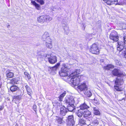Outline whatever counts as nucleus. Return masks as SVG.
Here are the masks:
<instances>
[{"instance_id":"7ed1b4c3","label":"nucleus","mask_w":126,"mask_h":126,"mask_svg":"<svg viewBox=\"0 0 126 126\" xmlns=\"http://www.w3.org/2000/svg\"><path fill=\"white\" fill-rule=\"evenodd\" d=\"M52 19V18L49 15H43L39 16L37 18L38 22L41 24L49 22Z\"/></svg>"},{"instance_id":"ea45409f","label":"nucleus","mask_w":126,"mask_h":126,"mask_svg":"<svg viewBox=\"0 0 126 126\" xmlns=\"http://www.w3.org/2000/svg\"><path fill=\"white\" fill-rule=\"evenodd\" d=\"M13 98L16 99H19V96H15Z\"/></svg>"},{"instance_id":"c756f323","label":"nucleus","mask_w":126,"mask_h":126,"mask_svg":"<svg viewBox=\"0 0 126 126\" xmlns=\"http://www.w3.org/2000/svg\"><path fill=\"white\" fill-rule=\"evenodd\" d=\"M60 64V63H58L57 64L55 65L54 66L51 67L50 69L53 70H56L59 66Z\"/></svg>"},{"instance_id":"58836bf2","label":"nucleus","mask_w":126,"mask_h":126,"mask_svg":"<svg viewBox=\"0 0 126 126\" xmlns=\"http://www.w3.org/2000/svg\"><path fill=\"white\" fill-rule=\"evenodd\" d=\"M37 1L41 5H43L44 3V2L43 0H37Z\"/></svg>"},{"instance_id":"cd10ccee","label":"nucleus","mask_w":126,"mask_h":126,"mask_svg":"<svg viewBox=\"0 0 126 126\" xmlns=\"http://www.w3.org/2000/svg\"><path fill=\"white\" fill-rule=\"evenodd\" d=\"M83 93L84 94L88 97H90L92 95V94L90 92V91L89 90H88L87 89Z\"/></svg>"},{"instance_id":"f3484780","label":"nucleus","mask_w":126,"mask_h":126,"mask_svg":"<svg viewBox=\"0 0 126 126\" xmlns=\"http://www.w3.org/2000/svg\"><path fill=\"white\" fill-rule=\"evenodd\" d=\"M107 4L109 5H112L115 2H117L118 0H103Z\"/></svg>"},{"instance_id":"a878e982","label":"nucleus","mask_w":126,"mask_h":126,"mask_svg":"<svg viewBox=\"0 0 126 126\" xmlns=\"http://www.w3.org/2000/svg\"><path fill=\"white\" fill-rule=\"evenodd\" d=\"M83 113V111L79 109L78 110L77 112V114L78 117H81Z\"/></svg>"},{"instance_id":"2eb2a0df","label":"nucleus","mask_w":126,"mask_h":126,"mask_svg":"<svg viewBox=\"0 0 126 126\" xmlns=\"http://www.w3.org/2000/svg\"><path fill=\"white\" fill-rule=\"evenodd\" d=\"M67 110L68 111H73L75 109V106L74 104H72L70 105H67Z\"/></svg>"},{"instance_id":"aec40b11","label":"nucleus","mask_w":126,"mask_h":126,"mask_svg":"<svg viewBox=\"0 0 126 126\" xmlns=\"http://www.w3.org/2000/svg\"><path fill=\"white\" fill-rule=\"evenodd\" d=\"M80 70L79 69H77L75 70V71L71 73L70 75V76L77 77V75L79 74Z\"/></svg>"},{"instance_id":"f704fd0d","label":"nucleus","mask_w":126,"mask_h":126,"mask_svg":"<svg viewBox=\"0 0 126 126\" xmlns=\"http://www.w3.org/2000/svg\"><path fill=\"white\" fill-rule=\"evenodd\" d=\"M114 87L115 89L117 91H120L122 90V88H119L118 87V85L115 86Z\"/></svg>"},{"instance_id":"4468645a","label":"nucleus","mask_w":126,"mask_h":126,"mask_svg":"<svg viewBox=\"0 0 126 126\" xmlns=\"http://www.w3.org/2000/svg\"><path fill=\"white\" fill-rule=\"evenodd\" d=\"M123 83V79L122 78H116L115 81L116 85H122Z\"/></svg>"},{"instance_id":"72a5a7b5","label":"nucleus","mask_w":126,"mask_h":126,"mask_svg":"<svg viewBox=\"0 0 126 126\" xmlns=\"http://www.w3.org/2000/svg\"><path fill=\"white\" fill-rule=\"evenodd\" d=\"M46 46L47 47L49 48H51L52 47V43H46Z\"/></svg>"},{"instance_id":"6ab92c4d","label":"nucleus","mask_w":126,"mask_h":126,"mask_svg":"<svg viewBox=\"0 0 126 126\" xmlns=\"http://www.w3.org/2000/svg\"><path fill=\"white\" fill-rule=\"evenodd\" d=\"M19 80V78H15L12 79L10 81V83L13 84H17L18 83V82Z\"/></svg>"},{"instance_id":"1a4fd4ad","label":"nucleus","mask_w":126,"mask_h":126,"mask_svg":"<svg viewBox=\"0 0 126 126\" xmlns=\"http://www.w3.org/2000/svg\"><path fill=\"white\" fill-rule=\"evenodd\" d=\"M48 60L49 63L52 64L55 63L57 62V59L56 57L55 56L52 55H50V56H47Z\"/></svg>"},{"instance_id":"393cba45","label":"nucleus","mask_w":126,"mask_h":126,"mask_svg":"<svg viewBox=\"0 0 126 126\" xmlns=\"http://www.w3.org/2000/svg\"><path fill=\"white\" fill-rule=\"evenodd\" d=\"M83 114L85 117H87L90 115L91 113L88 110H87L83 112Z\"/></svg>"},{"instance_id":"9d476101","label":"nucleus","mask_w":126,"mask_h":126,"mask_svg":"<svg viewBox=\"0 0 126 126\" xmlns=\"http://www.w3.org/2000/svg\"><path fill=\"white\" fill-rule=\"evenodd\" d=\"M67 124L69 126H73L75 124L73 116L72 115L69 116L67 117Z\"/></svg>"},{"instance_id":"473e14b6","label":"nucleus","mask_w":126,"mask_h":126,"mask_svg":"<svg viewBox=\"0 0 126 126\" xmlns=\"http://www.w3.org/2000/svg\"><path fill=\"white\" fill-rule=\"evenodd\" d=\"M43 41H46V43H52V40L50 37H48Z\"/></svg>"},{"instance_id":"c85d7f7f","label":"nucleus","mask_w":126,"mask_h":126,"mask_svg":"<svg viewBox=\"0 0 126 126\" xmlns=\"http://www.w3.org/2000/svg\"><path fill=\"white\" fill-rule=\"evenodd\" d=\"M48 37H49V33L47 32H46L42 36V38L43 40L46 39Z\"/></svg>"},{"instance_id":"6e6552de","label":"nucleus","mask_w":126,"mask_h":126,"mask_svg":"<svg viewBox=\"0 0 126 126\" xmlns=\"http://www.w3.org/2000/svg\"><path fill=\"white\" fill-rule=\"evenodd\" d=\"M74 98L71 96H69L66 97L64 101V103L68 105L74 104Z\"/></svg>"},{"instance_id":"bb28decb","label":"nucleus","mask_w":126,"mask_h":126,"mask_svg":"<svg viewBox=\"0 0 126 126\" xmlns=\"http://www.w3.org/2000/svg\"><path fill=\"white\" fill-rule=\"evenodd\" d=\"M18 88L17 86L14 85L12 86L10 88L11 91L12 92L16 91L18 90Z\"/></svg>"},{"instance_id":"9b49d317","label":"nucleus","mask_w":126,"mask_h":126,"mask_svg":"<svg viewBox=\"0 0 126 126\" xmlns=\"http://www.w3.org/2000/svg\"><path fill=\"white\" fill-rule=\"evenodd\" d=\"M78 88L80 91H82L83 92L87 90V86L85 83L81 84L80 85L78 86Z\"/></svg>"},{"instance_id":"c9c22d12","label":"nucleus","mask_w":126,"mask_h":126,"mask_svg":"<svg viewBox=\"0 0 126 126\" xmlns=\"http://www.w3.org/2000/svg\"><path fill=\"white\" fill-rule=\"evenodd\" d=\"M99 123L98 121L96 120L94 121L92 123L95 126H97L98 125Z\"/></svg>"},{"instance_id":"39448f33","label":"nucleus","mask_w":126,"mask_h":126,"mask_svg":"<svg viewBox=\"0 0 126 126\" xmlns=\"http://www.w3.org/2000/svg\"><path fill=\"white\" fill-rule=\"evenodd\" d=\"M90 52L93 54H96L99 53L98 47L96 43H94L91 46L89 50Z\"/></svg>"},{"instance_id":"37998d69","label":"nucleus","mask_w":126,"mask_h":126,"mask_svg":"<svg viewBox=\"0 0 126 126\" xmlns=\"http://www.w3.org/2000/svg\"><path fill=\"white\" fill-rule=\"evenodd\" d=\"M100 62H103L104 61V59H101L100 60Z\"/></svg>"},{"instance_id":"5701e85b","label":"nucleus","mask_w":126,"mask_h":126,"mask_svg":"<svg viewBox=\"0 0 126 126\" xmlns=\"http://www.w3.org/2000/svg\"><path fill=\"white\" fill-rule=\"evenodd\" d=\"M31 3L37 9L39 10L40 9V6L38 4H37L34 1H32Z\"/></svg>"},{"instance_id":"a211bd4d","label":"nucleus","mask_w":126,"mask_h":126,"mask_svg":"<svg viewBox=\"0 0 126 126\" xmlns=\"http://www.w3.org/2000/svg\"><path fill=\"white\" fill-rule=\"evenodd\" d=\"M80 109L83 110L86 109H87L89 108V107L84 102L80 106Z\"/></svg>"},{"instance_id":"4be33fe9","label":"nucleus","mask_w":126,"mask_h":126,"mask_svg":"<svg viewBox=\"0 0 126 126\" xmlns=\"http://www.w3.org/2000/svg\"><path fill=\"white\" fill-rule=\"evenodd\" d=\"M114 66L112 64H107L106 66H104V69L105 70H110V69L114 68Z\"/></svg>"},{"instance_id":"c03bdc74","label":"nucleus","mask_w":126,"mask_h":126,"mask_svg":"<svg viewBox=\"0 0 126 126\" xmlns=\"http://www.w3.org/2000/svg\"><path fill=\"white\" fill-rule=\"evenodd\" d=\"M2 84L1 83H0V88H1L2 86Z\"/></svg>"},{"instance_id":"f8f14e48","label":"nucleus","mask_w":126,"mask_h":126,"mask_svg":"<svg viewBox=\"0 0 126 126\" xmlns=\"http://www.w3.org/2000/svg\"><path fill=\"white\" fill-rule=\"evenodd\" d=\"M60 115L61 116H64L68 112L67 108L63 106H62L60 108Z\"/></svg>"},{"instance_id":"79ce46f5","label":"nucleus","mask_w":126,"mask_h":126,"mask_svg":"<svg viewBox=\"0 0 126 126\" xmlns=\"http://www.w3.org/2000/svg\"><path fill=\"white\" fill-rule=\"evenodd\" d=\"M4 106L3 105L0 106V111L2 110L4 108Z\"/></svg>"},{"instance_id":"f257e3e1","label":"nucleus","mask_w":126,"mask_h":126,"mask_svg":"<svg viewBox=\"0 0 126 126\" xmlns=\"http://www.w3.org/2000/svg\"><path fill=\"white\" fill-rule=\"evenodd\" d=\"M117 49L119 51L120 54L122 55L123 57L126 58V49H124L125 47L126 42L122 41H119L118 42Z\"/></svg>"},{"instance_id":"412c9836","label":"nucleus","mask_w":126,"mask_h":126,"mask_svg":"<svg viewBox=\"0 0 126 126\" xmlns=\"http://www.w3.org/2000/svg\"><path fill=\"white\" fill-rule=\"evenodd\" d=\"M94 112V114L96 115H99L100 112L99 111L98 108L94 107L93 108Z\"/></svg>"},{"instance_id":"f03ea898","label":"nucleus","mask_w":126,"mask_h":126,"mask_svg":"<svg viewBox=\"0 0 126 126\" xmlns=\"http://www.w3.org/2000/svg\"><path fill=\"white\" fill-rule=\"evenodd\" d=\"M71 68L70 65L67 63L63 64L61 68V70L59 72L60 75L62 77H65L67 76V72Z\"/></svg>"},{"instance_id":"423d86ee","label":"nucleus","mask_w":126,"mask_h":126,"mask_svg":"<svg viewBox=\"0 0 126 126\" xmlns=\"http://www.w3.org/2000/svg\"><path fill=\"white\" fill-rule=\"evenodd\" d=\"M112 73L114 76L119 77H123L125 76L126 75L125 73L121 71L119 69H115L112 71Z\"/></svg>"},{"instance_id":"dca6fc26","label":"nucleus","mask_w":126,"mask_h":126,"mask_svg":"<svg viewBox=\"0 0 126 126\" xmlns=\"http://www.w3.org/2000/svg\"><path fill=\"white\" fill-rule=\"evenodd\" d=\"M6 76L8 78H11L14 77V73L11 72L9 70L7 71L6 72Z\"/></svg>"},{"instance_id":"4c0bfd02","label":"nucleus","mask_w":126,"mask_h":126,"mask_svg":"<svg viewBox=\"0 0 126 126\" xmlns=\"http://www.w3.org/2000/svg\"><path fill=\"white\" fill-rule=\"evenodd\" d=\"M24 74L26 76V77H27L29 79H30L31 77L30 75L27 72H24Z\"/></svg>"},{"instance_id":"2f4dec72","label":"nucleus","mask_w":126,"mask_h":126,"mask_svg":"<svg viewBox=\"0 0 126 126\" xmlns=\"http://www.w3.org/2000/svg\"><path fill=\"white\" fill-rule=\"evenodd\" d=\"M79 123L80 124L84 125L85 124L86 121L84 119L82 118H80L79 119Z\"/></svg>"},{"instance_id":"20e7f679","label":"nucleus","mask_w":126,"mask_h":126,"mask_svg":"<svg viewBox=\"0 0 126 126\" xmlns=\"http://www.w3.org/2000/svg\"><path fill=\"white\" fill-rule=\"evenodd\" d=\"M72 77L70 80V82L75 86L79 85L80 82V78L81 76H78V77L70 76Z\"/></svg>"},{"instance_id":"0eeeda50","label":"nucleus","mask_w":126,"mask_h":126,"mask_svg":"<svg viewBox=\"0 0 126 126\" xmlns=\"http://www.w3.org/2000/svg\"><path fill=\"white\" fill-rule=\"evenodd\" d=\"M110 38L114 41H117L118 40L119 38L117 32L114 31H113L110 34Z\"/></svg>"},{"instance_id":"b1692460","label":"nucleus","mask_w":126,"mask_h":126,"mask_svg":"<svg viewBox=\"0 0 126 126\" xmlns=\"http://www.w3.org/2000/svg\"><path fill=\"white\" fill-rule=\"evenodd\" d=\"M25 88L27 90L28 94L31 96V95L32 94V92L31 89L27 85L25 86Z\"/></svg>"},{"instance_id":"ddd939ff","label":"nucleus","mask_w":126,"mask_h":126,"mask_svg":"<svg viewBox=\"0 0 126 126\" xmlns=\"http://www.w3.org/2000/svg\"><path fill=\"white\" fill-rule=\"evenodd\" d=\"M66 120V119H64V117H57L55 122L59 124H63L65 123L64 120Z\"/></svg>"},{"instance_id":"e433bc0d","label":"nucleus","mask_w":126,"mask_h":126,"mask_svg":"<svg viewBox=\"0 0 126 126\" xmlns=\"http://www.w3.org/2000/svg\"><path fill=\"white\" fill-rule=\"evenodd\" d=\"M115 63L116 64L118 65H121V62L117 59H115L114 60Z\"/></svg>"},{"instance_id":"7c9ffc66","label":"nucleus","mask_w":126,"mask_h":126,"mask_svg":"<svg viewBox=\"0 0 126 126\" xmlns=\"http://www.w3.org/2000/svg\"><path fill=\"white\" fill-rule=\"evenodd\" d=\"M66 94L65 92H64L62 94L60 95L59 97V100L60 101H62L63 97Z\"/></svg>"},{"instance_id":"a19ab883","label":"nucleus","mask_w":126,"mask_h":126,"mask_svg":"<svg viewBox=\"0 0 126 126\" xmlns=\"http://www.w3.org/2000/svg\"><path fill=\"white\" fill-rule=\"evenodd\" d=\"M124 38V40L123 41H122L126 43V35L123 37Z\"/></svg>"}]
</instances>
